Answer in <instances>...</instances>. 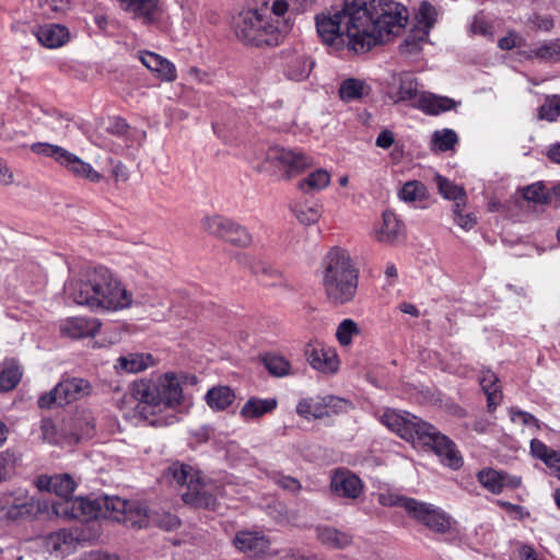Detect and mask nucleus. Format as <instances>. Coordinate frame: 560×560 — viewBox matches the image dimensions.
<instances>
[{
  "mask_svg": "<svg viewBox=\"0 0 560 560\" xmlns=\"http://www.w3.org/2000/svg\"><path fill=\"white\" fill-rule=\"evenodd\" d=\"M331 176L327 170L318 168L310 173L299 183V188L305 192L319 191L330 184Z\"/></svg>",
  "mask_w": 560,
  "mask_h": 560,
  "instance_id": "40",
  "label": "nucleus"
},
{
  "mask_svg": "<svg viewBox=\"0 0 560 560\" xmlns=\"http://www.w3.org/2000/svg\"><path fill=\"white\" fill-rule=\"evenodd\" d=\"M436 184L439 187L440 194L450 200H454L456 202H463L465 199V190L464 188L455 185L453 182L448 180L447 178L438 175L436 176Z\"/></svg>",
  "mask_w": 560,
  "mask_h": 560,
  "instance_id": "46",
  "label": "nucleus"
},
{
  "mask_svg": "<svg viewBox=\"0 0 560 560\" xmlns=\"http://www.w3.org/2000/svg\"><path fill=\"white\" fill-rule=\"evenodd\" d=\"M207 405L213 411H222L229 408L235 400V394L231 387L219 385L211 387L205 396Z\"/></svg>",
  "mask_w": 560,
  "mask_h": 560,
  "instance_id": "32",
  "label": "nucleus"
},
{
  "mask_svg": "<svg viewBox=\"0 0 560 560\" xmlns=\"http://www.w3.org/2000/svg\"><path fill=\"white\" fill-rule=\"evenodd\" d=\"M480 385L487 395L489 410L495 409L502 399L498 376L492 371L485 370L480 377Z\"/></svg>",
  "mask_w": 560,
  "mask_h": 560,
  "instance_id": "34",
  "label": "nucleus"
},
{
  "mask_svg": "<svg viewBox=\"0 0 560 560\" xmlns=\"http://www.w3.org/2000/svg\"><path fill=\"white\" fill-rule=\"evenodd\" d=\"M418 83L410 74H404L399 79L398 97L396 102L409 101L417 96Z\"/></svg>",
  "mask_w": 560,
  "mask_h": 560,
  "instance_id": "54",
  "label": "nucleus"
},
{
  "mask_svg": "<svg viewBox=\"0 0 560 560\" xmlns=\"http://www.w3.org/2000/svg\"><path fill=\"white\" fill-rule=\"evenodd\" d=\"M265 368L273 376H284L289 374L290 363L281 355L267 354L264 358Z\"/></svg>",
  "mask_w": 560,
  "mask_h": 560,
  "instance_id": "52",
  "label": "nucleus"
},
{
  "mask_svg": "<svg viewBox=\"0 0 560 560\" xmlns=\"http://www.w3.org/2000/svg\"><path fill=\"white\" fill-rule=\"evenodd\" d=\"M417 107L429 115H439L455 107L454 100L432 93H422L417 98Z\"/></svg>",
  "mask_w": 560,
  "mask_h": 560,
  "instance_id": "28",
  "label": "nucleus"
},
{
  "mask_svg": "<svg viewBox=\"0 0 560 560\" xmlns=\"http://www.w3.org/2000/svg\"><path fill=\"white\" fill-rule=\"evenodd\" d=\"M324 408H326L327 417H330L332 415L347 412L351 408V404L337 396H325Z\"/></svg>",
  "mask_w": 560,
  "mask_h": 560,
  "instance_id": "57",
  "label": "nucleus"
},
{
  "mask_svg": "<svg viewBox=\"0 0 560 560\" xmlns=\"http://www.w3.org/2000/svg\"><path fill=\"white\" fill-rule=\"evenodd\" d=\"M139 59L144 67L163 81L173 82L177 77L175 66L155 52L142 51Z\"/></svg>",
  "mask_w": 560,
  "mask_h": 560,
  "instance_id": "21",
  "label": "nucleus"
},
{
  "mask_svg": "<svg viewBox=\"0 0 560 560\" xmlns=\"http://www.w3.org/2000/svg\"><path fill=\"white\" fill-rule=\"evenodd\" d=\"M525 200L536 205H548V188L542 182H537L522 189Z\"/></svg>",
  "mask_w": 560,
  "mask_h": 560,
  "instance_id": "48",
  "label": "nucleus"
},
{
  "mask_svg": "<svg viewBox=\"0 0 560 560\" xmlns=\"http://www.w3.org/2000/svg\"><path fill=\"white\" fill-rule=\"evenodd\" d=\"M276 398L250 397L242 407L240 415L244 420H253L273 411L277 408Z\"/></svg>",
  "mask_w": 560,
  "mask_h": 560,
  "instance_id": "30",
  "label": "nucleus"
},
{
  "mask_svg": "<svg viewBox=\"0 0 560 560\" xmlns=\"http://www.w3.org/2000/svg\"><path fill=\"white\" fill-rule=\"evenodd\" d=\"M436 10L432 4L422 2L416 14L417 25L415 27L425 28L429 33L436 22Z\"/></svg>",
  "mask_w": 560,
  "mask_h": 560,
  "instance_id": "49",
  "label": "nucleus"
},
{
  "mask_svg": "<svg viewBox=\"0 0 560 560\" xmlns=\"http://www.w3.org/2000/svg\"><path fill=\"white\" fill-rule=\"evenodd\" d=\"M159 527L165 529V530H173L179 526V520L177 516L171 514V513H164L162 515H156L152 520Z\"/></svg>",
  "mask_w": 560,
  "mask_h": 560,
  "instance_id": "63",
  "label": "nucleus"
},
{
  "mask_svg": "<svg viewBox=\"0 0 560 560\" xmlns=\"http://www.w3.org/2000/svg\"><path fill=\"white\" fill-rule=\"evenodd\" d=\"M381 422L401 439L409 442L418 441L421 436V431H424V425H428V422L409 412L393 409H387L382 413Z\"/></svg>",
  "mask_w": 560,
  "mask_h": 560,
  "instance_id": "11",
  "label": "nucleus"
},
{
  "mask_svg": "<svg viewBox=\"0 0 560 560\" xmlns=\"http://www.w3.org/2000/svg\"><path fill=\"white\" fill-rule=\"evenodd\" d=\"M560 117V95H552L546 98L545 103L538 109V118L549 122L556 121Z\"/></svg>",
  "mask_w": 560,
  "mask_h": 560,
  "instance_id": "50",
  "label": "nucleus"
},
{
  "mask_svg": "<svg viewBox=\"0 0 560 560\" xmlns=\"http://www.w3.org/2000/svg\"><path fill=\"white\" fill-rule=\"evenodd\" d=\"M360 334L361 329L359 325L353 319L346 318L338 325L336 338L341 346L348 347L352 343L353 337Z\"/></svg>",
  "mask_w": 560,
  "mask_h": 560,
  "instance_id": "45",
  "label": "nucleus"
},
{
  "mask_svg": "<svg viewBox=\"0 0 560 560\" xmlns=\"http://www.w3.org/2000/svg\"><path fill=\"white\" fill-rule=\"evenodd\" d=\"M406 503L407 512L428 528L439 533H444L450 528V517L439 508L418 500Z\"/></svg>",
  "mask_w": 560,
  "mask_h": 560,
  "instance_id": "13",
  "label": "nucleus"
},
{
  "mask_svg": "<svg viewBox=\"0 0 560 560\" xmlns=\"http://www.w3.org/2000/svg\"><path fill=\"white\" fill-rule=\"evenodd\" d=\"M66 292L75 304L92 312L115 313L136 305L132 292L103 265L85 267L66 284Z\"/></svg>",
  "mask_w": 560,
  "mask_h": 560,
  "instance_id": "1",
  "label": "nucleus"
},
{
  "mask_svg": "<svg viewBox=\"0 0 560 560\" xmlns=\"http://www.w3.org/2000/svg\"><path fill=\"white\" fill-rule=\"evenodd\" d=\"M366 23L361 35V52L370 50L376 44L384 42L385 36L396 34L407 23V8L398 2L388 1L376 11L374 0L365 1Z\"/></svg>",
  "mask_w": 560,
  "mask_h": 560,
  "instance_id": "5",
  "label": "nucleus"
},
{
  "mask_svg": "<svg viewBox=\"0 0 560 560\" xmlns=\"http://www.w3.org/2000/svg\"><path fill=\"white\" fill-rule=\"evenodd\" d=\"M532 56L546 61H560V39L545 43L541 46L530 50Z\"/></svg>",
  "mask_w": 560,
  "mask_h": 560,
  "instance_id": "51",
  "label": "nucleus"
},
{
  "mask_svg": "<svg viewBox=\"0 0 560 560\" xmlns=\"http://www.w3.org/2000/svg\"><path fill=\"white\" fill-rule=\"evenodd\" d=\"M453 213L456 224L466 231L472 229L477 223V218L474 213L463 214L460 202L454 205Z\"/></svg>",
  "mask_w": 560,
  "mask_h": 560,
  "instance_id": "58",
  "label": "nucleus"
},
{
  "mask_svg": "<svg viewBox=\"0 0 560 560\" xmlns=\"http://www.w3.org/2000/svg\"><path fill=\"white\" fill-rule=\"evenodd\" d=\"M122 11L143 24H152L161 15L158 0H116Z\"/></svg>",
  "mask_w": 560,
  "mask_h": 560,
  "instance_id": "18",
  "label": "nucleus"
},
{
  "mask_svg": "<svg viewBox=\"0 0 560 560\" xmlns=\"http://www.w3.org/2000/svg\"><path fill=\"white\" fill-rule=\"evenodd\" d=\"M103 502L105 518L133 528H142L149 523L148 511L136 501H126L119 497H104Z\"/></svg>",
  "mask_w": 560,
  "mask_h": 560,
  "instance_id": "9",
  "label": "nucleus"
},
{
  "mask_svg": "<svg viewBox=\"0 0 560 560\" xmlns=\"http://www.w3.org/2000/svg\"><path fill=\"white\" fill-rule=\"evenodd\" d=\"M478 481L493 494H499L508 485V475L494 469H483L478 472Z\"/></svg>",
  "mask_w": 560,
  "mask_h": 560,
  "instance_id": "38",
  "label": "nucleus"
},
{
  "mask_svg": "<svg viewBox=\"0 0 560 560\" xmlns=\"http://www.w3.org/2000/svg\"><path fill=\"white\" fill-rule=\"evenodd\" d=\"M407 501H416V499L400 497L392 492H383L378 494V503L383 506H402L407 511Z\"/></svg>",
  "mask_w": 560,
  "mask_h": 560,
  "instance_id": "60",
  "label": "nucleus"
},
{
  "mask_svg": "<svg viewBox=\"0 0 560 560\" xmlns=\"http://www.w3.org/2000/svg\"><path fill=\"white\" fill-rule=\"evenodd\" d=\"M52 513L62 518L73 520L74 518V510H73V497L59 498L58 500L51 503Z\"/></svg>",
  "mask_w": 560,
  "mask_h": 560,
  "instance_id": "56",
  "label": "nucleus"
},
{
  "mask_svg": "<svg viewBox=\"0 0 560 560\" xmlns=\"http://www.w3.org/2000/svg\"><path fill=\"white\" fill-rule=\"evenodd\" d=\"M93 386L83 377H68L60 381L49 393L38 398L40 408L60 407L88 397Z\"/></svg>",
  "mask_w": 560,
  "mask_h": 560,
  "instance_id": "8",
  "label": "nucleus"
},
{
  "mask_svg": "<svg viewBox=\"0 0 560 560\" xmlns=\"http://www.w3.org/2000/svg\"><path fill=\"white\" fill-rule=\"evenodd\" d=\"M308 361L315 370L323 373H334L339 365L338 355L331 348H313L308 353Z\"/></svg>",
  "mask_w": 560,
  "mask_h": 560,
  "instance_id": "27",
  "label": "nucleus"
},
{
  "mask_svg": "<svg viewBox=\"0 0 560 560\" xmlns=\"http://www.w3.org/2000/svg\"><path fill=\"white\" fill-rule=\"evenodd\" d=\"M318 539L332 548H346L352 542V537L343 532H340L334 527H318L317 528Z\"/></svg>",
  "mask_w": 560,
  "mask_h": 560,
  "instance_id": "39",
  "label": "nucleus"
},
{
  "mask_svg": "<svg viewBox=\"0 0 560 560\" xmlns=\"http://www.w3.org/2000/svg\"><path fill=\"white\" fill-rule=\"evenodd\" d=\"M510 415H511V420L513 422H521L522 424H525V425H533L537 430L540 429L539 420L535 416H533L532 413H529L527 411L511 409Z\"/></svg>",
  "mask_w": 560,
  "mask_h": 560,
  "instance_id": "61",
  "label": "nucleus"
},
{
  "mask_svg": "<svg viewBox=\"0 0 560 560\" xmlns=\"http://www.w3.org/2000/svg\"><path fill=\"white\" fill-rule=\"evenodd\" d=\"M60 165L66 167L74 176L89 179L92 183H98L102 178L101 174L96 172L91 164L84 162L71 152L67 153Z\"/></svg>",
  "mask_w": 560,
  "mask_h": 560,
  "instance_id": "29",
  "label": "nucleus"
},
{
  "mask_svg": "<svg viewBox=\"0 0 560 560\" xmlns=\"http://www.w3.org/2000/svg\"><path fill=\"white\" fill-rule=\"evenodd\" d=\"M22 374L21 366L15 360H5L0 368V390L10 392L15 388Z\"/></svg>",
  "mask_w": 560,
  "mask_h": 560,
  "instance_id": "36",
  "label": "nucleus"
},
{
  "mask_svg": "<svg viewBox=\"0 0 560 560\" xmlns=\"http://www.w3.org/2000/svg\"><path fill=\"white\" fill-rule=\"evenodd\" d=\"M31 150H32V152H34L36 154L44 155V156H50V158L55 159V161L58 162L59 164H61L62 160L69 152L68 150H66L59 145L44 143V142H37V143L32 144Z\"/></svg>",
  "mask_w": 560,
  "mask_h": 560,
  "instance_id": "53",
  "label": "nucleus"
},
{
  "mask_svg": "<svg viewBox=\"0 0 560 560\" xmlns=\"http://www.w3.org/2000/svg\"><path fill=\"white\" fill-rule=\"evenodd\" d=\"M314 61L301 51L288 52L285 56L284 74L293 81L307 79L313 70Z\"/></svg>",
  "mask_w": 560,
  "mask_h": 560,
  "instance_id": "20",
  "label": "nucleus"
},
{
  "mask_svg": "<svg viewBox=\"0 0 560 560\" xmlns=\"http://www.w3.org/2000/svg\"><path fill=\"white\" fill-rule=\"evenodd\" d=\"M330 490L339 498L355 500L363 493L364 483L351 470L339 468L331 474Z\"/></svg>",
  "mask_w": 560,
  "mask_h": 560,
  "instance_id": "16",
  "label": "nucleus"
},
{
  "mask_svg": "<svg viewBox=\"0 0 560 560\" xmlns=\"http://www.w3.org/2000/svg\"><path fill=\"white\" fill-rule=\"evenodd\" d=\"M428 37L429 34L425 28L413 27L400 44V52L407 56H417L428 42Z\"/></svg>",
  "mask_w": 560,
  "mask_h": 560,
  "instance_id": "37",
  "label": "nucleus"
},
{
  "mask_svg": "<svg viewBox=\"0 0 560 560\" xmlns=\"http://www.w3.org/2000/svg\"><path fill=\"white\" fill-rule=\"evenodd\" d=\"M267 160L278 164L288 177H292L312 165V159L302 151L272 147L267 152Z\"/></svg>",
  "mask_w": 560,
  "mask_h": 560,
  "instance_id": "14",
  "label": "nucleus"
},
{
  "mask_svg": "<svg viewBox=\"0 0 560 560\" xmlns=\"http://www.w3.org/2000/svg\"><path fill=\"white\" fill-rule=\"evenodd\" d=\"M370 84L359 78L342 79L338 86V96L345 103L359 102L371 93Z\"/></svg>",
  "mask_w": 560,
  "mask_h": 560,
  "instance_id": "23",
  "label": "nucleus"
},
{
  "mask_svg": "<svg viewBox=\"0 0 560 560\" xmlns=\"http://www.w3.org/2000/svg\"><path fill=\"white\" fill-rule=\"evenodd\" d=\"M77 537L68 529H59L45 537V547L49 552H69L75 544Z\"/></svg>",
  "mask_w": 560,
  "mask_h": 560,
  "instance_id": "33",
  "label": "nucleus"
},
{
  "mask_svg": "<svg viewBox=\"0 0 560 560\" xmlns=\"http://www.w3.org/2000/svg\"><path fill=\"white\" fill-rule=\"evenodd\" d=\"M102 324L94 317H68L60 323V332L72 339L94 337Z\"/></svg>",
  "mask_w": 560,
  "mask_h": 560,
  "instance_id": "19",
  "label": "nucleus"
},
{
  "mask_svg": "<svg viewBox=\"0 0 560 560\" xmlns=\"http://www.w3.org/2000/svg\"><path fill=\"white\" fill-rule=\"evenodd\" d=\"M398 196L405 202L423 201L428 198V190L423 183L419 180H409L402 185Z\"/></svg>",
  "mask_w": 560,
  "mask_h": 560,
  "instance_id": "43",
  "label": "nucleus"
},
{
  "mask_svg": "<svg viewBox=\"0 0 560 560\" xmlns=\"http://www.w3.org/2000/svg\"><path fill=\"white\" fill-rule=\"evenodd\" d=\"M42 439L50 444L58 443L57 428L54 421L49 418H45L40 422Z\"/></svg>",
  "mask_w": 560,
  "mask_h": 560,
  "instance_id": "62",
  "label": "nucleus"
},
{
  "mask_svg": "<svg viewBox=\"0 0 560 560\" xmlns=\"http://www.w3.org/2000/svg\"><path fill=\"white\" fill-rule=\"evenodd\" d=\"M154 364L150 353L130 352L120 355L114 365L118 373H139Z\"/></svg>",
  "mask_w": 560,
  "mask_h": 560,
  "instance_id": "25",
  "label": "nucleus"
},
{
  "mask_svg": "<svg viewBox=\"0 0 560 560\" xmlns=\"http://www.w3.org/2000/svg\"><path fill=\"white\" fill-rule=\"evenodd\" d=\"M73 510L75 520L105 517L103 498L101 500H89L83 497L73 498Z\"/></svg>",
  "mask_w": 560,
  "mask_h": 560,
  "instance_id": "31",
  "label": "nucleus"
},
{
  "mask_svg": "<svg viewBox=\"0 0 560 560\" xmlns=\"http://www.w3.org/2000/svg\"><path fill=\"white\" fill-rule=\"evenodd\" d=\"M418 442L430 446L445 466L458 469L463 465V457L455 443L446 435L441 434L432 424L424 425V431H421Z\"/></svg>",
  "mask_w": 560,
  "mask_h": 560,
  "instance_id": "10",
  "label": "nucleus"
},
{
  "mask_svg": "<svg viewBox=\"0 0 560 560\" xmlns=\"http://www.w3.org/2000/svg\"><path fill=\"white\" fill-rule=\"evenodd\" d=\"M38 42L47 48H58L69 39V31L60 24H45L35 31Z\"/></svg>",
  "mask_w": 560,
  "mask_h": 560,
  "instance_id": "24",
  "label": "nucleus"
},
{
  "mask_svg": "<svg viewBox=\"0 0 560 560\" xmlns=\"http://www.w3.org/2000/svg\"><path fill=\"white\" fill-rule=\"evenodd\" d=\"M402 231L404 225L396 214L390 210H386L383 212L382 224L376 230L375 236L382 243L393 244L398 240Z\"/></svg>",
  "mask_w": 560,
  "mask_h": 560,
  "instance_id": "26",
  "label": "nucleus"
},
{
  "mask_svg": "<svg viewBox=\"0 0 560 560\" xmlns=\"http://www.w3.org/2000/svg\"><path fill=\"white\" fill-rule=\"evenodd\" d=\"M322 284L328 301L343 305L353 300L358 289V270L350 255L341 248L330 249L322 264Z\"/></svg>",
  "mask_w": 560,
  "mask_h": 560,
  "instance_id": "4",
  "label": "nucleus"
},
{
  "mask_svg": "<svg viewBox=\"0 0 560 560\" xmlns=\"http://www.w3.org/2000/svg\"><path fill=\"white\" fill-rule=\"evenodd\" d=\"M252 270L259 277L265 285H276L282 282V275L279 270L262 261H257L252 266Z\"/></svg>",
  "mask_w": 560,
  "mask_h": 560,
  "instance_id": "44",
  "label": "nucleus"
},
{
  "mask_svg": "<svg viewBox=\"0 0 560 560\" xmlns=\"http://www.w3.org/2000/svg\"><path fill=\"white\" fill-rule=\"evenodd\" d=\"M470 31L474 34H480L486 37H491L493 34L492 26L482 16H475L470 25Z\"/></svg>",
  "mask_w": 560,
  "mask_h": 560,
  "instance_id": "64",
  "label": "nucleus"
},
{
  "mask_svg": "<svg viewBox=\"0 0 560 560\" xmlns=\"http://www.w3.org/2000/svg\"><path fill=\"white\" fill-rule=\"evenodd\" d=\"M366 0H343L342 8L334 14H318L316 28L323 42L331 44L337 37L347 36L349 45L361 52V35L363 26H368L365 15Z\"/></svg>",
  "mask_w": 560,
  "mask_h": 560,
  "instance_id": "3",
  "label": "nucleus"
},
{
  "mask_svg": "<svg viewBox=\"0 0 560 560\" xmlns=\"http://www.w3.org/2000/svg\"><path fill=\"white\" fill-rule=\"evenodd\" d=\"M224 241L236 246L246 247L252 243V236L245 228L235 222H232V226L229 230Z\"/></svg>",
  "mask_w": 560,
  "mask_h": 560,
  "instance_id": "55",
  "label": "nucleus"
},
{
  "mask_svg": "<svg viewBox=\"0 0 560 560\" xmlns=\"http://www.w3.org/2000/svg\"><path fill=\"white\" fill-rule=\"evenodd\" d=\"M233 30L241 42L256 47L277 46L284 36L278 30L277 22L267 21L254 8L243 10L235 16Z\"/></svg>",
  "mask_w": 560,
  "mask_h": 560,
  "instance_id": "6",
  "label": "nucleus"
},
{
  "mask_svg": "<svg viewBox=\"0 0 560 560\" xmlns=\"http://www.w3.org/2000/svg\"><path fill=\"white\" fill-rule=\"evenodd\" d=\"M530 453L534 457L542 460L548 467L555 468L560 479V452L548 447L538 439H533L530 441Z\"/></svg>",
  "mask_w": 560,
  "mask_h": 560,
  "instance_id": "35",
  "label": "nucleus"
},
{
  "mask_svg": "<svg viewBox=\"0 0 560 560\" xmlns=\"http://www.w3.org/2000/svg\"><path fill=\"white\" fill-rule=\"evenodd\" d=\"M233 546L248 558H259L270 550V539L257 530H240L233 538Z\"/></svg>",
  "mask_w": 560,
  "mask_h": 560,
  "instance_id": "17",
  "label": "nucleus"
},
{
  "mask_svg": "<svg viewBox=\"0 0 560 560\" xmlns=\"http://www.w3.org/2000/svg\"><path fill=\"white\" fill-rule=\"evenodd\" d=\"M172 478L180 486H186L182 493L183 501L195 508L214 509L217 499L213 494V485L201 479L199 471L191 466L174 463L168 467Z\"/></svg>",
  "mask_w": 560,
  "mask_h": 560,
  "instance_id": "7",
  "label": "nucleus"
},
{
  "mask_svg": "<svg viewBox=\"0 0 560 560\" xmlns=\"http://www.w3.org/2000/svg\"><path fill=\"white\" fill-rule=\"evenodd\" d=\"M295 218L303 224H314L322 217L323 207L319 203H295L292 206Z\"/></svg>",
  "mask_w": 560,
  "mask_h": 560,
  "instance_id": "41",
  "label": "nucleus"
},
{
  "mask_svg": "<svg viewBox=\"0 0 560 560\" xmlns=\"http://www.w3.org/2000/svg\"><path fill=\"white\" fill-rule=\"evenodd\" d=\"M15 467V456L10 452L0 453V477L3 481L8 480Z\"/></svg>",
  "mask_w": 560,
  "mask_h": 560,
  "instance_id": "59",
  "label": "nucleus"
},
{
  "mask_svg": "<svg viewBox=\"0 0 560 560\" xmlns=\"http://www.w3.org/2000/svg\"><path fill=\"white\" fill-rule=\"evenodd\" d=\"M184 377L175 372H166L154 378L135 381L130 394L137 401V416L150 425H165L167 422L161 415L167 410L175 411L184 404Z\"/></svg>",
  "mask_w": 560,
  "mask_h": 560,
  "instance_id": "2",
  "label": "nucleus"
},
{
  "mask_svg": "<svg viewBox=\"0 0 560 560\" xmlns=\"http://www.w3.org/2000/svg\"><path fill=\"white\" fill-rule=\"evenodd\" d=\"M457 135L452 129L438 130L432 135V149L441 152L453 149L457 143Z\"/></svg>",
  "mask_w": 560,
  "mask_h": 560,
  "instance_id": "47",
  "label": "nucleus"
},
{
  "mask_svg": "<svg viewBox=\"0 0 560 560\" xmlns=\"http://www.w3.org/2000/svg\"><path fill=\"white\" fill-rule=\"evenodd\" d=\"M232 222L233 221L228 218L221 215H212L206 217L201 221V225L202 229L209 234L224 240L232 226Z\"/></svg>",
  "mask_w": 560,
  "mask_h": 560,
  "instance_id": "42",
  "label": "nucleus"
},
{
  "mask_svg": "<svg viewBox=\"0 0 560 560\" xmlns=\"http://www.w3.org/2000/svg\"><path fill=\"white\" fill-rule=\"evenodd\" d=\"M294 0H255L254 9L267 21L277 22L278 30L284 35L289 30Z\"/></svg>",
  "mask_w": 560,
  "mask_h": 560,
  "instance_id": "15",
  "label": "nucleus"
},
{
  "mask_svg": "<svg viewBox=\"0 0 560 560\" xmlns=\"http://www.w3.org/2000/svg\"><path fill=\"white\" fill-rule=\"evenodd\" d=\"M37 487L40 490L54 492L59 498H66L72 495L77 483L70 475L60 474L55 476H40L37 479Z\"/></svg>",
  "mask_w": 560,
  "mask_h": 560,
  "instance_id": "22",
  "label": "nucleus"
},
{
  "mask_svg": "<svg viewBox=\"0 0 560 560\" xmlns=\"http://www.w3.org/2000/svg\"><path fill=\"white\" fill-rule=\"evenodd\" d=\"M34 499L25 489H16L0 495L1 517L7 521H18L33 514Z\"/></svg>",
  "mask_w": 560,
  "mask_h": 560,
  "instance_id": "12",
  "label": "nucleus"
}]
</instances>
